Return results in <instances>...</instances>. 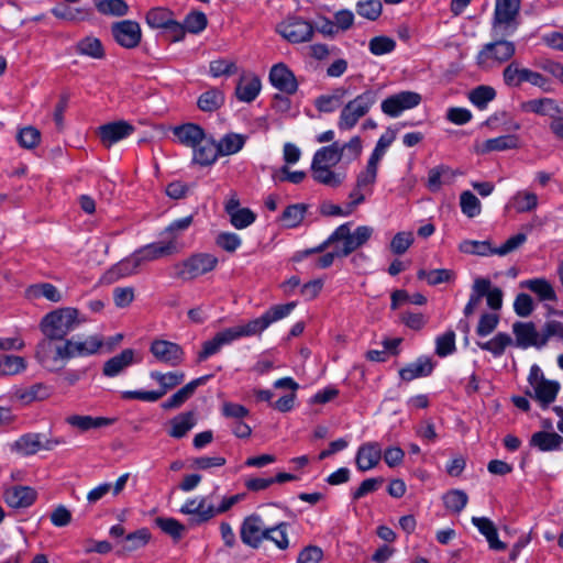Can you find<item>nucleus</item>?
Listing matches in <instances>:
<instances>
[{
  "instance_id": "nucleus-51",
  "label": "nucleus",
  "mask_w": 563,
  "mask_h": 563,
  "mask_svg": "<svg viewBox=\"0 0 563 563\" xmlns=\"http://www.w3.org/2000/svg\"><path fill=\"white\" fill-rule=\"evenodd\" d=\"M97 11L103 15L123 16L129 12L124 0H93Z\"/></svg>"
},
{
  "instance_id": "nucleus-2",
  "label": "nucleus",
  "mask_w": 563,
  "mask_h": 563,
  "mask_svg": "<svg viewBox=\"0 0 563 563\" xmlns=\"http://www.w3.org/2000/svg\"><path fill=\"white\" fill-rule=\"evenodd\" d=\"M342 161V153H339V142L319 148L311 162V175L314 181L336 188L345 179V173H336L331 168Z\"/></svg>"
},
{
  "instance_id": "nucleus-59",
  "label": "nucleus",
  "mask_w": 563,
  "mask_h": 563,
  "mask_svg": "<svg viewBox=\"0 0 563 563\" xmlns=\"http://www.w3.org/2000/svg\"><path fill=\"white\" fill-rule=\"evenodd\" d=\"M151 539L148 529L142 528L130 534L124 539L123 550L128 552L136 551L145 547Z\"/></svg>"
},
{
  "instance_id": "nucleus-3",
  "label": "nucleus",
  "mask_w": 563,
  "mask_h": 563,
  "mask_svg": "<svg viewBox=\"0 0 563 563\" xmlns=\"http://www.w3.org/2000/svg\"><path fill=\"white\" fill-rule=\"evenodd\" d=\"M78 310L75 308H59L43 317L40 329L44 336L64 340L74 331L81 321L78 319Z\"/></svg>"
},
{
  "instance_id": "nucleus-24",
  "label": "nucleus",
  "mask_w": 563,
  "mask_h": 563,
  "mask_svg": "<svg viewBox=\"0 0 563 563\" xmlns=\"http://www.w3.org/2000/svg\"><path fill=\"white\" fill-rule=\"evenodd\" d=\"M134 132V126L126 121H117L103 124L98 134L103 146L110 147L114 143L128 137Z\"/></svg>"
},
{
  "instance_id": "nucleus-25",
  "label": "nucleus",
  "mask_w": 563,
  "mask_h": 563,
  "mask_svg": "<svg viewBox=\"0 0 563 563\" xmlns=\"http://www.w3.org/2000/svg\"><path fill=\"white\" fill-rule=\"evenodd\" d=\"M37 494L34 488L30 486H11L4 489L3 499L11 508H27L34 504Z\"/></svg>"
},
{
  "instance_id": "nucleus-20",
  "label": "nucleus",
  "mask_w": 563,
  "mask_h": 563,
  "mask_svg": "<svg viewBox=\"0 0 563 563\" xmlns=\"http://www.w3.org/2000/svg\"><path fill=\"white\" fill-rule=\"evenodd\" d=\"M512 332L516 340L514 344L521 349L536 346L538 349L544 346L541 331L539 332L532 322L517 321L512 324Z\"/></svg>"
},
{
  "instance_id": "nucleus-8",
  "label": "nucleus",
  "mask_w": 563,
  "mask_h": 563,
  "mask_svg": "<svg viewBox=\"0 0 563 563\" xmlns=\"http://www.w3.org/2000/svg\"><path fill=\"white\" fill-rule=\"evenodd\" d=\"M65 443L66 440L64 438H48L43 433L30 432L11 443L10 450L21 456H30L35 455L41 450L52 451Z\"/></svg>"
},
{
  "instance_id": "nucleus-54",
  "label": "nucleus",
  "mask_w": 563,
  "mask_h": 563,
  "mask_svg": "<svg viewBox=\"0 0 563 563\" xmlns=\"http://www.w3.org/2000/svg\"><path fill=\"white\" fill-rule=\"evenodd\" d=\"M467 501V494L461 489H452L443 496L444 507L454 514H460L466 507Z\"/></svg>"
},
{
  "instance_id": "nucleus-52",
  "label": "nucleus",
  "mask_w": 563,
  "mask_h": 563,
  "mask_svg": "<svg viewBox=\"0 0 563 563\" xmlns=\"http://www.w3.org/2000/svg\"><path fill=\"white\" fill-rule=\"evenodd\" d=\"M245 139L241 134L228 133L218 143V152L220 156H228L242 150Z\"/></svg>"
},
{
  "instance_id": "nucleus-33",
  "label": "nucleus",
  "mask_w": 563,
  "mask_h": 563,
  "mask_svg": "<svg viewBox=\"0 0 563 563\" xmlns=\"http://www.w3.org/2000/svg\"><path fill=\"white\" fill-rule=\"evenodd\" d=\"M194 150L192 162L200 166H210L216 163L220 153L218 152L217 143L212 137L205 136L198 146Z\"/></svg>"
},
{
  "instance_id": "nucleus-49",
  "label": "nucleus",
  "mask_w": 563,
  "mask_h": 563,
  "mask_svg": "<svg viewBox=\"0 0 563 563\" xmlns=\"http://www.w3.org/2000/svg\"><path fill=\"white\" fill-rule=\"evenodd\" d=\"M487 284L486 278H476L472 286V292L470 295L468 302L464 307V314L470 317L473 314L477 308L481 306L482 300L486 294Z\"/></svg>"
},
{
  "instance_id": "nucleus-23",
  "label": "nucleus",
  "mask_w": 563,
  "mask_h": 563,
  "mask_svg": "<svg viewBox=\"0 0 563 563\" xmlns=\"http://www.w3.org/2000/svg\"><path fill=\"white\" fill-rule=\"evenodd\" d=\"M269 81L276 89L287 95H294L298 90L294 73L283 63L271 68Z\"/></svg>"
},
{
  "instance_id": "nucleus-36",
  "label": "nucleus",
  "mask_w": 563,
  "mask_h": 563,
  "mask_svg": "<svg viewBox=\"0 0 563 563\" xmlns=\"http://www.w3.org/2000/svg\"><path fill=\"white\" fill-rule=\"evenodd\" d=\"M197 423L196 413L194 411H186L175 416L170 419V429L168 434L175 439L184 438Z\"/></svg>"
},
{
  "instance_id": "nucleus-6",
  "label": "nucleus",
  "mask_w": 563,
  "mask_h": 563,
  "mask_svg": "<svg viewBox=\"0 0 563 563\" xmlns=\"http://www.w3.org/2000/svg\"><path fill=\"white\" fill-rule=\"evenodd\" d=\"M521 0H496L492 34L514 35L520 25Z\"/></svg>"
},
{
  "instance_id": "nucleus-1",
  "label": "nucleus",
  "mask_w": 563,
  "mask_h": 563,
  "mask_svg": "<svg viewBox=\"0 0 563 563\" xmlns=\"http://www.w3.org/2000/svg\"><path fill=\"white\" fill-rule=\"evenodd\" d=\"M374 229L368 225H360L351 232V223H343L339 225L334 232L319 246L307 250L303 255L323 252L331 244L342 243V246L336 245V254L339 257H346L354 251L367 243L372 238Z\"/></svg>"
},
{
  "instance_id": "nucleus-15",
  "label": "nucleus",
  "mask_w": 563,
  "mask_h": 563,
  "mask_svg": "<svg viewBox=\"0 0 563 563\" xmlns=\"http://www.w3.org/2000/svg\"><path fill=\"white\" fill-rule=\"evenodd\" d=\"M267 529L268 527L265 526L261 516L253 514L243 520L240 528V538L245 545L258 549L265 540Z\"/></svg>"
},
{
  "instance_id": "nucleus-21",
  "label": "nucleus",
  "mask_w": 563,
  "mask_h": 563,
  "mask_svg": "<svg viewBox=\"0 0 563 563\" xmlns=\"http://www.w3.org/2000/svg\"><path fill=\"white\" fill-rule=\"evenodd\" d=\"M103 345V340L100 335H91L84 341L76 340L75 338L65 340V349L67 358L85 357L96 354Z\"/></svg>"
},
{
  "instance_id": "nucleus-34",
  "label": "nucleus",
  "mask_w": 563,
  "mask_h": 563,
  "mask_svg": "<svg viewBox=\"0 0 563 563\" xmlns=\"http://www.w3.org/2000/svg\"><path fill=\"white\" fill-rule=\"evenodd\" d=\"M519 286L536 294L540 301H555L558 299L552 284L545 278L522 280Z\"/></svg>"
},
{
  "instance_id": "nucleus-37",
  "label": "nucleus",
  "mask_w": 563,
  "mask_h": 563,
  "mask_svg": "<svg viewBox=\"0 0 563 563\" xmlns=\"http://www.w3.org/2000/svg\"><path fill=\"white\" fill-rule=\"evenodd\" d=\"M472 522L486 538L490 549L498 551L506 549V544L499 541L497 529L490 519L486 517H473Z\"/></svg>"
},
{
  "instance_id": "nucleus-40",
  "label": "nucleus",
  "mask_w": 563,
  "mask_h": 563,
  "mask_svg": "<svg viewBox=\"0 0 563 563\" xmlns=\"http://www.w3.org/2000/svg\"><path fill=\"white\" fill-rule=\"evenodd\" d=\"M525 111L533 112L540 115H548L554 120L561 114V110L555 100L551 98L532 99L522 104Z\"/></svg>"
},
{
  "instance_id": "nucleus-47",
  "label": "nucleus",
  "mask_w": 563,
  "mask_h": 563,
  "mask_svg": "<svg viewBox=\"0 0 563 563\" xmlns=\"http://www.w3.org/2000/svg\"><path fill=\"white\" fill-rule=\"evenodd\" d=\"M510 206L518 213L530 212L538 207V196L528 190H519L511 197Z\"/></svg>"
},
{
  "instance_id": "nucleus-4",
  "label": "nucleus",
  "mask_w": 563,
  "mask_h": 563,
  "mask_svg": "<svg viewBox=\"0 0 563 563\" xmlns=\"http://www.w3.org/2000/svg\"><path fill=\"white\" fill-rule=\"evenodd\" d=\"M378 100V91L366 89L345 103L340 112L338 128L341 131L352 130L360 119L365 117Z\"/></svg>"
},
{
  "instance_id": "nucleus-38",
  "label": "nucleus",
  "mask_w": 563,
  "mask_h": 563,
  "mask_svg": "<svg viewBox=\"0 0 563 563\" xmlns=\"http://www.w3.org/2000/svg\"><path fill=\"white\" fill-rule=\"evenodd\" d=\"M134 361V351L125 349L120 354L108 360L103 365V375L114 377L129 367Z\"/></svg>"
},
{
  "instance_id": "nucleus-10",
  "label": "nucleus",
  "mask_w": 563,
  "mask_h": 563,
  "mask_svg": "<svg viewBox=\"0 0 563 563\" xmlns=\"http://www.w3.org/2000/svg\"><path fill=\"white\" fill-rule=\"evenodd\" d=\"M217 264L218 258L212 254H194L176 266L177 276L181 279H194L213 271Z\"/></svg>"
},
{
  "instance_id": "nucleus-30",
  "label": "nucleus",
  "mask_w": 563,
  "mask_h": 563,
  "mask_svg": "<svg viewBox=\"0 0 563 563\" xmlns=\"http://www.w3.org/2000/svg\"><path fill=\"white\" fill-rule=\"evenodd\" d=\"M434 368V363L429 356H420L399 371L402 380L411 382L416 378L429 376Z\"/></svg>"
},
{
  "instance_id": "nucleus-64",
  "label": "nucleus",
  "mask_w": 563,
  "mask_h": 563,
  "mask_svg": "<svg viewBox=\"0 0 563 563\" xmlns=\"http://www.w3.org/2000/svg\"><path fill=\"white\" fill-rule=\"evenodd\" d=\"M460 206L462 212L468 218H474L481 213V201L468 190L461 194Z\"/></svg>"
},
{
  "instance_id": "nucleus-31",
  "label": "nucleus",
  "mask_w": 563,
  "mask_h": 563,
  "mask_svg": "<svg viewBox=\"0 0 563 563\" xmlns=\"http://www.w3.org/2000/svg\"><path fill=\"white\" fill-rule=\"evenodd\" d=\"M51 396V388L43 384L36 383L27 387H19L13 391V397L22 405H29L33 401H42Z\"/></svg>"
},
{
  "instance_id": "nucleus-53",
  "label": "nucleus",
  "mask_w": 563,
  "mask_h": 563,
  "mask_svg": "<svg viewBox=\"0 0 563 563\" xmlns=\"http://www.w3.org/2000/svg\"><path fill=\"white\" fill-rule=\"evenodd\" d=\"M224 102V95L219 89L205 91L198 99V107L201 111L212 112L218 110Z\"/></svg>"
},
{
  "instance_id": "nucleus-29",
  "label": "nucleus",
  "mask_w": 563,
  "mask_h": 563,
  "mask_svg": "<svg viewBox=\"0 0 563 563\" xmlns=\"http://www.w3.org/2000/svg\"><path fill=\"white\" fill-rule=\"evenodd\" d=\"M173 134L178 142L187 147L196 148L205 141V130L195 123H185L173 129Z\"/></svg>"
},
{
  "instance_id": "nucleus-55",
  "label": "nucleus",
  "mask_w": 563,
  "mask_h": 563,
  "mask_svg": "<svg viewBox=\"0 0 563 563\" xmlns=\"http://www.w3.org/2000/svg\"><path fill=\"white\" fill-rule=\"evenodd\" d=\"M495 97L496 90L493 87L485 85L474 88L468 93L470 101L481 110L485 109L487 104L495 99Z\"/></svg>"
},
{
  "instance_id": "nucleus-62",
  "label": "nucleus",
  "mask_w": 563,
  "mask_h": 563,
  "mask_svg": "<svg viewBox=\"0 0 563 563\" xmlns=\"http://www.w3.org/2000/svg\"><path fill=\"white\" fill-rule=\"evenodd\" d=\"M306 211L303 203L290 205L284 210L282 220L287 228H295L301 223Z\"/></svg>"
},
{
  "instance_id": "nucleus-35",
  "label": "nucleus",
  "mask_w": 563,
  "mask_h": 563,
  "mask_svg": "<svg viewBox=\"0 0 563 563\" xmlns=\"http://www.w3.org/2000/svg\"><path fill=\"white\" fill-rule=\"evenodd\" d=\"M141 266L142 264L134 252L109 269L106 274V278L109 282H114L119 278L134 275L139 272Z\"/></svg>"
},
{
  "instance_id": "nucleus-5",
  "label": "nucleus",
  "mask_w": 563,
  "mask_h": 563,
  "mask_svg": "<svg viewBox=\"0 0 563 563\" xmlns=\"http://www.w3.org/2000/svg\"><path fill=\"white\" fill-rule=\"evenodd\" d=\"M150 377L159 385L158 389L126 390L121 394V397L125 400L136 399L146 402H155L163 398L169 390L180 385L185 380V373L179 371L168 373L153 371L150 373Z\"/></svg>"
},
{
  "instance_id": "nucleus-32",
  "label": "nucleus",
  "mask_w": 563,
  "mask_h": 563,
  "mask_svg": "<svg viewBox=\"0 0 563 563\" xmlns=\"http://www.w3.org/2000/svg\"><path fill=\"white\" fill-rule=\"evenodd\" d=\"M349 89L336 87L331 92L319 96L314 101V107L320 112L331 113L342 107Z\"/></svg>"
},
{
  "instance_id": "nucleus-16",
  "label": "nucleus",
  "mask_w": 563,
  "mask_h": 563,
  "mask_svg": "<svg viewBox=\"0 0 563 563\" xmlns=\"http://www.w3.org/2000/svg\"><path fill=\"white\" fill-rule=\"evenodd\" d=\"M421 96L415 91H400L387 97L380 104L382 111L391 118L402 111L416 108L421 102Z\"/></svg>"
},
{
  "instance_id": "nucleus-58",
  "label": "nucleus",
  "mask_w": 563,
  "mask_h": 563,
  "mask_svg": "<svg viewBox=\"0 0 563 563\" xmlns=\"http://www.w3.org/2000/svg\"><path fill=\"white\" fill-rule=\"evenodd\" d=\"M355 9L362 18L376 21L382 14L383 4L380 0H362L356 3Z\"/></svg>"
},
{
  "instance_id": "nucleus-39",
  "label": "nucleus",
  "mask_w": 563,
  "mask_h": 563,
  "mask_svg": "<svg viewBox=\"0 0 563 563\" xmlns=\"http://www.w3.org/2000/svg\"><path fill=\"white\" fill-rule=\"evenodd\" d=\"M261 87L257 76H243L235 88L236 98L243 102H252L258 96Z\"/></svg>"
},
{
  "instance_id": "nucleus-45",
  "label": "nucleus",
  "mask_w": 563,
  "mask_h": 563,
  "mask_svg": "<svg viewBox=\"0 0 563 563\" xmlns=\"http://www.w3.org/2000/svg\"><path fill=\"white\" fill-rule=\"evenodd\" d=\"M563 438L555 432L539 431L532 434L530 445L541 451H553L560 449Z\"/></svg>"
},
{
  "instance_id": "nucleus-19",
  "label": "nucleus",
  "mask_w": 563,
  "mask_h": 563,
  "mask_svg": "<svg viewBox=\"0 0 563 563\" xmlns=\"http://www.w3.org/2000/svg\"><path fill=\"white\" fill-rule=\"evenodd\" d=\"M115 42L124 48L136 47L142 38L141 26L132 20L115 22L111 26Z\"/></svg>"
},
{
  "instance_id": "nucleus-61",
  "label": "nucleus",
  "mask_w": 563,
  "mask_h": 563,
  "mask_svg": "<svg viewBox=\"0 0 563 563\" xmlns=\"http://www.w3.org/2000/svg\"><path fill=\"white\" fill-rule=\"evenodd\" d=\"M362 150L363 144L360 136H353L344 144L339 143V153H342V161L347 164L357 159L362 154Z\"/></svg>"
},
{
  "instance_id": "nucleus-13",
  "label": "nucleus",
  "mask_w": 563,
  "mask_h": 563,
  "mask_svg": "<svg viewBox=\"0 0 563 563\" xmlns=\"http://www.w3.org/2000/svg\"><path fill=\"white\" fill-rule=\"evenodd\" d=\"M296 307V302H288L285 305H276L271 307L261 317L250 320L247 323L242 324L245 333L249 336L261 334L273 322H276L287 317Z\"/></svg>"
},
{
  "instance_id": "nucleus-43",
  "label": "nucleus",
  "mask_w": 563,
  "mask_h": 563,
  "mask_svg": "<svg viewBox=\"0 0 563 563\" xmlns=\"http://www.w3.org/2000/svg\"><path fill=\"white\" fill-rule=\"evenodd\" d=\"M26 296L30 299L45 298L51 302H59L63 299L62 292L51 283H38L29 286Z\"/></svg>"
},
{
  "instance_id": "nucleus-27",
  "label": "nucleus",
  "mask_w": 563,
  "mask_h": 563,
  "mask_svg": "<svg viewBox=\"0 0 563 563\" xmlns=\"http://www.w3.org/2000/svg\"><path fill=\"white\" fill-rule=\"evenodd\" d=\"M382 459V448L377 442L363 443L355 457V463L361 472H366L374 468Z\"/></svg>"
},
{
  "instance_id": "nucleus-17",
  "label": "nucleus",
  "mask_w": 563,
  "mask_h": 563,
  "mask_svg": "<svg viewBox=\"0 0 563 563\" xmlns=\"http://www.w3.org/2000/svg\"><path fill=\"white\" fill-rule=\"evenodd\" d=\"M180 246L175 238L168 239L167 241H159L146 244L135 251L137 258L141 264L153 262L163 257L172 256L178 253Z\"/></svg>"
},
{
  "instance_id": "nucleus-22",
  "label": "nucleus",
  "mask_w": 563,
  "mask_h": 563,
  "mask_svg": "<svg viewBox=\"0 0 563 563\" xmlns=\"http://www.w3.org/2000/svg\"><path fill=\"white\" fill-rule=\"evenodd\" d=\"M180 512L190 516L188 522L190 526H199L209 521L217 515L212 505L206 506V498L187 500L180 508Z\"/></svg>"
},
{
  "instance_id": "nucleus-12",
  "label": "nucleus",
  "mask_w": 563,
  "mask_h": 563,
  "mask_svg": "<svg viewBox=\"0 0 563 563\" xmlns=\"http://www.w3.org/2000/svg\"><path fill=\"white\" fill-rule=\"evenodd\" d=\"M243 336L249 335L245 333V330L242 324L228 328L216 333V335L211 340L205 341L202 343L201 350L197 355L198 362L206 361L210 356L220 352L223 345H228Z\"/></svg>"
},
{
  "instance_id": "nucleus-56",
  "label": "nucleus",
  "mask_w": 563,
  "mask_h": 563,
  "mask_svg": "<svg viewBox=\"0 0 563 563\" xmlns=\"http://www.w3.org/2000/svg\"><path fill=\"white\" fill-rule=\"evenodd\" d=\"M288 527L289 523L287 522H279L273 527H268L265 540L274 542L279 550H286L289 547Z\"/></svg>"
},
{
  "instance_id": "nucleus-42",
  "label": "nucleus",
  "mask_w": 563,
  "mask_h": 563,
  "mask_svg": "<svg viewBox=\"0 0 563 563\" xmlns=\"http://www.w3.org/2000/svg\"><path fill=\"white\" fill-rule=\"evenodd\" d=\"M78 55L88 56L93 59H102L106 56L101 41L95 36H86L75 45Z\"/></svg>"
},
{
  "instance_id": "nucleus-11",
  "label": "nucleus",
  "mask_w": 563,
  "mask_h": 563,
  "mask_svg": "<svg viewBox=\"0 0 563 563\" xmlns=\"http://www.w3.org/2000/svg\"><path fill=\"white\" fill-rule=\"evenodd\" d=\"M504 82L509 87H520L523 82L544 88L548 79L540 73L521 67L518 62H511L503 71Z\"/></svg>"
},
{
  "instance_id": "nucleus-48",
  "label": "nucleus",
  "mask_w": 563,
  "mask_h": 563,
  "mask_svg": "<svg viewBox=\"0 0 563 563\" xmlns=\"http://www.w3.org/2000/svg\"><path fill=\"white\" fill-rule=\"evenodd\" d=\"M418 279L426 280L430 286H437L443 283H451L455 279V273L446 268H438L426 271L419 269L417 273Z\"/></svg>"
},
{
  "instance_id": "nucleus-18",
  "label": "nucleus",
  "mask_w": 563,
  "mask_h": 563,
  "mask_svg": "<svg viewBox=\"0 0 563 563\" xmlns=\"http://www.w3.org/2000/svg\"><path fill=\"white\" fill-rule=\"evenodd\" d=\"M150 352L157 362L169 366H178L183 363L185 356L179 344L167 340H154L151 343Z\"/></svg>"
},
{
  "instance_id": "nucleus-14",
  "label": "nucleus",
  "mask_w": 563,
  "mask_h": 563,
  "mask_svg": "<svg viewBox=\"0 0 563 563\" xmlns=\"http://www.w3.org/2000/svg\"><path fill=\"white\" fill-rule=\"evenodd\" d=\"M278 33L290 43L309 41L313 35V26L299 16H290L278 24Z\"/></svg>"
},
{
  "instance_id": "nucleus-50",
  "label": "nucleus",
  "mask_w": 563,
  "mask_h": 563,
  "mask_svg": "<svg viewBox=\"0 0 563 563\" xmlns=\"http://www.w3.org/2000/svg\"><path fill=\"white\" fill-rule=\"evenodd\" d=\"M518 146L519 137L508 134L486 140L483 144V152H500L517 148Z\"/></svg>"
},
{
  "instance_id": "nucleus-41",
  "label": "nucleus",
  "mask_w": 563,
  "mask_h": 563,
  "mask_svg": "<svg viewBox=\"0 0 563 563\" xmlns=\"http://www.w3.org/2000/svg\"><path fill=\"white\" fill-rule=\"evenodd\" d=\"M66 422L69 426L79 429L80 431H88L90 429H98L106 426H110L114 422V419L104 417L73 415L66 418Z\"/></svg>"
},
{
  "instance_id": "nucleus-44",
  "label": "nucleus",
  "mask_w": 563,
  "mask_h": 563,
  "mask_svg": "<svg viewBox=\"0 0 563 563\" xmlns=\"http://www.w3.org/2000/svg\"><path fill=\"white\" fill-rule=\"evenodd\" d=\"M483 351L492 353L495 357L501 356L506 349L514 344L512 338L505 332H498L493 339L486 342H476Z\"/></svg>"
},
{
  "instance_id": "nucleus-28",
  "label": "nucleus",
  "mask_w": 563,
  "mask_h": 563,
  "mask_svg": "<svg viewBox=\"0 0 563 563\" xmlns=\"http://www.w3.org/2000/svg\"><path fill=\"white\" fill-rule=\"evenodd\" d=\"M210 378L209 375L198 377L173 394L167 400L162 402L164 410H172L181 407L196 391L197 387L205 384Z\"/></svg>"
},
{
  "instance_id": "nucleus-9",
  "label": "nucleus",
  "mask_w": 563,
  "mask_h": 563,
  "mask_svg": "<svg viewBox=\"0 0 563 563\" xmlns=\"http://www.w3.org/2000/svg\"><path fill=\"white\" fill-rule=\"evenodd\" d=\"M55 338H46L37 344L35 357L38 363L51 372L59 371L64 367L65 362L68 360L66 355L65 341Z\"/></svg>"
},
{
  "instance_id": "nucleus-57",
  "label": "nucleus",
  "mask_w": 563,
  "mask_h": 563,
  "mask_svg": "<svg viewBox=\"0 0 563 563\" xmlns=\"http://www.w3.org/2000/svg\"><path fill=\"white\" fill-rule=\"evenodd\" d=\"M173 20V12L165 8L151 9L146 14V23L153 29H166Z\"/></svg>"
},
{
  "instance_id": "nucleus-63",
  "label": "nucleus",
  "mask_w": 563,
  "mask_h": 563,
  "mask_svg": "<svg viewBox=\"0 0 563 563\" xmlns=\"http://www.w3.org/2000/svg\"><path fill=\"white\" fill-rule=\"evenodd\" d=\"M413 241L415 239L411 232H398L390 241V252L398 256L402 255L410 249V246L413 244Z\"/></svg>"
},
{
  "instance_id": "nucleus-26",
  "label": "nucleus",
  "mask_w": 563,
  "mask_h": 563,
  "mask_svg": "<svg viewBox=\"0 0 563 563\" xmlns=\"http://www.w3.org/2000/svg\"><path fill=\"white\" fill-rule=\"evenodd\" d=\"M559 390L560 384L558 382L545 379L529 387L526 390V395L537 400L545 409L555 400Z\"/></svg>"
},
{
  "instance_id": "nucleus-7",
  "label": "nucleus",
  "mask_w": 563,
  "mask_h": 563,
  "mask_svg": "<svg viewBox=\"0 0 563 563\" xmlns=\"http://www.w3.org/2000/svg\"><path fill=\"white\" fill-rule=\"evenodd\" d=\"M492 35L494 42L485 44L476 56V64L482 69L499 66L511 59L516 53L515 43L506 40L509 35Z\"/></svg>"
},
{
  "instance_id": "nucleus-60",
  "label": "nucleus",
  "mask_w": 563,
  "mask_h": 563,
  "mask_svg": "<svg viewBox=\"0 0 563 563\" xmlns=\"http://www.w3.org/2000/svg\"><path fill=\"white\" fill-rule=\"evenodd\" d=\"M26 367L25 360L16 355H0V375H15Z\"/></svg>"
},
{
  "instance_id": "nucleus-46",
  "label": "nucleus",
  "mask_w": 563,
  "mask_h": 563,
  "mask_svg": "<svg viewBox=\"0 0 563 563\" xmlns=\"http://www.w3.org/2000/svg\"><path fill=\"white\" fill-rule=\"evenodd\" d=\"M52 14L60 20L77 22L89 19L91 11L86 8H71L66 4H58L52 9Z\"/></svg>"
}]
</instances>
